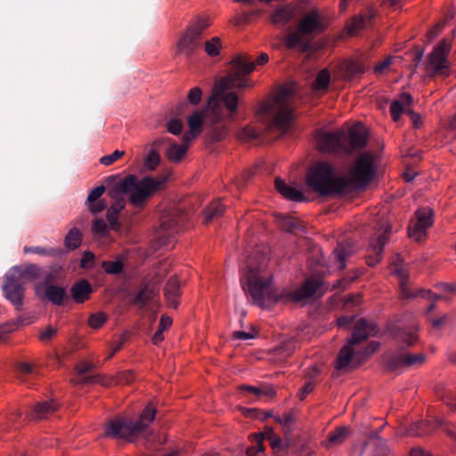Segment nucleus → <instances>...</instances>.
I'll list each match as a JSON object with an SVG mask.
<instances>
[{"label": "nucleus", "mask_w": 456, "mask_h": 456, "mask_svg": "<svg viewBox=\"0 0 456 456\" xmlns=\"http://www.w3.org/2000/svg\"><path fill=\"white\" fill-rule=\"evenodd\" d=\"M255 69V63L247 55H238L232 61V71L229 75L216 83L213 94L208 99L209 114L205 119V125L209 124L207 132L208 140L216 142L223 140L227 128L223 121L225 118H232L239 107V97L231 89H244L251 87L245 75L250 74Z\"/></svg>", "instance_id": "nucleus-1"}, {"label": "nucleus", "mask_w": 456, "mask_h": 456, "mask_svg": "<svg viewBox=\"0 0 456 456\" xmlns=\"http://www.w3.org/2000/svg\"><path fill=\"white\" fill-rule=\"evenodd\" d=\"M350 178L338 175L329 161H318L314 164L306 175V185L312 191L322 197H330L346 193L351 186L357 189L370 183V152L365 151L354 161L349 171Z\"/></svg>", "instance_id": "nucleus-2"}, {"label": "nucleus", "mask_w": 456, "mask_h": 456, "mask_svg": "<svg viewBox=\"0 0 456 456\" xmlns=\"http://www.w3.org/2000/svg\"><path fill=\"white\" fill-rule=\"evenodd\" d=\"M167 178H154L145 176L139 180L134 175H128L116 183L109 190V195L115 199L110 209L113 213H120L125 208V200L118 198L120 195L129 193L128 200L134 207L142 208L146 202L159 190L166 183Z\"/></svg>", "instance_id": "nucleus-3"}, {"label": "nucleus", "mask_w": 456, "mask_h": 456, "mask_svg": "<svg viewBox=\"0 0 456 456\" xmlns=\"http://www.w3.org/2000/svg\"><path fill=\"white\" fill-rule=\"evenodd\" d=\"M241 288L254 305L264 307L266 303H276L279 295L272 284V274L266 270L265 257L255 263L249 259L241 273Z\"/></svg>", "instance_id": "nucleus-4"}, {"label": "nucleus", "mask_w": 456, "mask_h": 456, "mask_svg": "<svg viewBox=\"0 0 456 456\" xmlns=\"http://www.w3.org/2000/svg\"><path fill=\"white\" fill-rule=\"evenodd\" d=\"M316 140L318 148L322 152L351 155L367 144L368 131L362 122H357L348 130L320 133Z\"/></svg>", "instance_id": "nucleus-5"}, {"label": "nucleus", "mask_w": 456, "mask_h": 456, "mask_svg": "<svg viewBox=\"0 0 456 456\" xmlns=\"http://www.w3.org/2000/svg\"><path fill=\"white\" fill-rule=\"evenodd\" d=\"M370 325L364 319L357 321L346 343L341 347L335 361V368L345 370L351 364L360 365L370 354Z\"/></svg>", "instance_id": "nucleus-6"}, {"label": "nucleus", "mask_w": 456, "mask_h": 456, "mask_svg": "<svg viewBox=\"0 0 456 456\" xmlns=\"http://www.w3.org/2000/svg\"><path fill=\"white\" fill-rule=\"evenodd\" d=\"M257 115L262 118L267 132L277 133V137L287 133L293 119V108L288 94L281 92L271 101L263 102Z\"/></svg>", "instance_id": "nucleus-7"}, {"label": "nucleus", "mask_w": 456, "mask_h": 456, "mask_svg": "<svg viewBox=\"0 0 456 456\" xmlns=\"http://www.w3.org/2000/svg\"><path fill=\"white\" fill-rule=\"evenodd\" d=\"M156 409L148 404L138 419L126 417H117L106 424L105 436L114 439H124L133 442L141 434L146 432L150 424L154 420Z\"/></svg>", "instance_id": "nucleus-8"}, {"label": "nucleus", "mask_w": 456, "mask_h": 456, "mask_svg": "<svg viewBox=\"0 0 456 456\" xmlns=\"http://www.w3.org/2000/svg\"><path fill=\"white\" fill-rule=\"evenodd\" d=\"M324 29L322 17L317 10H312L301 19L296 31L289 32L283 37V43L288 49L308 53L314 48L313 37L323 32Z\"/></svg>", "instance_id": "nucleus-9"}, {"label": "nucleus", "mask_w": 456, "mask_h": 456, "mask_svg": "<svg viewBox=\"0 0 456 456\" xmlns=\"http://www.w3.org/2000/svg\"><path fill=\"white\" fill-rule=\"evenodd\" d=\"M210 26L208 18L199 17L193 20L180 36L176 45L175 54L183 55L186 59H191L200 50L201 45L202 33Z\"/></svg>", "instance_id": "nucleus-10"}, {"label": "nucleus", "mask_w": 456, "mask_h": 456, "mask_svg": "<svg viewBox=\"0 0 456 456\" xmlns=\"http://www.w3.org/2000/svg\"><path fill=\"white\" fill-rule=\"evenodd\" d=\"M452 49V44L447 39H442L428 56L427 69L433 76L444 74V70L449 68L447 56Z\"/></svg>", "instance_id": "nucleus-11"}, {"label": "nucleus", "mask_w": 456, "mask_h": 456, "mask_svg": "<svg viewBox=\"0 0 456 456\" xmlns=\"http://www.w3.org/2000/svg\"><path fill=\"white\" fill-rule=\"evenodd\" d=\"M329 286L320 276H310L308 277L302 286L291 293V298L295 302H300L302 300L310 297H321L328 290Z\"/></svg>", "instance_id": "nucleus-12"}, {"label": "nucleus", "mask_w": 456, "mask_h": 456, "mask_svg": "<svg viewBox=\"0 0 456 456\" xmlns=\"http://www.w3.org/2000/svg\"><path fill=\"white\" fill-rule=\"evenodd\" d=\"M388 331L396 341L398 348L407 349L412 347L419 341V326L412 322L409 326H388Z\"/></svg>", "instance_id": "nucleus-13"}, {"label": "nucleus", "mask_w": 456, "mask_h": 456, "mask_svg": "<svg viewBox=\"0 0 456 456\" xmlns=\"http://www.w3.org/2000/svg\"><path fill=\"white\" fill-rule=\"evenodd\" d=\"M181 217L174 214L164 215L160 218V224L156 231V240L159 246H168L172 242V238L182 225Z\"/></svg>", "instance_id": "nucleus-14"}, {"label": "nucleus", "mask_w": 456, "mask_h": 456, "mask_svg": "<svg viewBox=\"0 0 456 456\" xmlns=\"http://www.w3.org/2000/svg\"><path fill=\"white\" fill-rule=\"evenodd\" d=\"M18 276L19 274H13L9 270L4 277L3 290L5 297L17 310H20L23 305L25 287L24 283L17 279Z\"/></svg>", "instance_id": "nucleus-15"}, {"label": "nucleus", "mask_w": 456, "mask_h": 456, "mask_svg": "<svg viewBox=\"0 0 456 456\" xmlns=\"http://www.w3.org/2000/svg\"><path fill=\"white\" fill-rule=\"evenodd\" d=\"M381 367L387 372L399 374L406 367L405 349L398 348L395 351L387 353L380 359Z\"/></svg>", "instance_id": "nucleus-16"}, {"label": "nucleus", "mask_w": 456, "mask_h": 456, "mask_svg": "<svg viewBox=\"0 0 456 456\" xmlns=\"http://www.w3.org/2000/svg\"><path fill=\"white\" fill-rule=\"evenodd\" d=\"M384 147L383 140L372 142V183L382 177L386 171L387 162L381 156Z\"/></svg>", "instance_id": "nucleus-17"}, {"label": "nucleus", "mask_w": 456, "mask_h": 456, "mask_svg": "<svg viewBox=\"0 0 456 456\" xmlns=\"http://www.w3.org/2000/svg\"><path fill=\"white\" fill-rule=\"evenodd\" d=\"M92 293L93 287L85 279L74 282L70 288V296L77 304H82L88 300Z\"/></svg>", "instance_id": "nucleus-18"}, {"label": "nucleus", "mask_w": 456, "mask_h": 456, "mask_svg": "<svg viewBox=\"0 0 456 456\" xmlns=\"http://www.w3.org/2000/svg\"><path fill=\"white\" fill-rule=\"evenodd\" d=\"M10 271L13 274H19L17 279L24 284L28 281H36L41 276L42 273V269L35 264H28L25 266H14Z\"/></svg>", "instance_id": "nucleus-19"}, {"label": "nucleus", "mask_w": 456, "mask_h": 456, "mask_svg": "<svg viewBox=\"0 0 456 456\" xmlns=\"http://www.w3.org/2000/svg\"><path fill=\"white\" fill-rule=\"evenodd\" d=\"M351 435V429L347 426H340L328 434L327 439L323 442L327 448L338 446L346 442Z\"/></svg>", "instance_id": "nucleus-20"}, {"label": "nucleus", "mask_w": 456, "mask_h": 456, "mask_svg": "<svg viewBox=\"0 0 456 456\" xmlns=\"http://www.w3.org/2000/svg\"><path fill=\"white\" fill-rule=\"evenodd\" d=\"M441 425V421L420 420L412 423L407 429L408 434L412 436H424L429 435L436 428Z\"/></svg>", "instance_id": "nucleus-21"}, {"label": "nucleus", "mask_w": 456, "mask_h": 456, "mask_svg": "<svg viewBox=\"0 0 456 456\" xmlns=\"http://www.w3.org/2000/svg\"><path fill=\"white\" fill-rule=\"evenodd\" d=\"M383 232L377 238V245L372 248L375 252V258L372 257V265L378 264L383 258V248L389 240L391 226L387 222L381 224L380 228Z\"/></svg>", "instance_id": "nucleus-22"}, {"label": "nucleus", "mask_w": 456, "mask_h": 456, "mask_svg": "<svg viewBox=\"0 0 456 456\" xmlns=\"http://www.w3.org/2000/svg\"><path fill=\"white\" fill-rule=\"evenodd\" d=\"M276 190L286 199L297 202L305 200L304 194L297 189L288 185L284 180L280 177L275 178Z\"/></svg>", "instance_id": "nucleus-23"}, {"label": "nucleus", "mask_w": 456, "mask_h": 456, "mask_svg": "<svg viewBox=\"0 0 456 456\" xmlns=\"http://www.w3.org/2000/svg\"><path fill=\"white\" fill-rule=\"evenodd\" d=\"M44 297L55 305H62L69 298V295L63 287L57 285L45 286Z\"/></svg>", "instance_id": "nucleus-24"}, {"label": "nucleus", "mask_w": 456, "mask_h": 456, "mask_svg": "<svg viewBox=\"0 0 456 456\" xmlns=\"http://www.w3.org/2000/svg\"><path fill=\"white\" fill-rule=\"evenodd\" d=\"M93 366L91 364L83 362L77 367L78 377L73 379V382L77 385H85L91 383H101L102 384L103 378L100 375L85 376L91 372Z\"/></svg>", "instance_id": "nucleus-25"}, {"label": "nucleus", "mask_w": 456, "mask_h": 456, "mask_svg": "<svg viewBox=\"0 0 456 456\" xmlns=\"http://www.w3.org/2000/svg\"><path fill=\"white\" fill-rule=\"evenodd\" d=\"M164 292L168 305L176 308L178 305L177 297L180 295V284L175 276L168 279L164 288Z\"/></svg>", "instance_id": "nucleus-26"}, {"label": "nucleus", "mask_w": 456, "mask_h": 456, "mask_svg": "<svg viewBox=\"0 0 456 456\" xmlns=\"http://www.w3.org/2000/svg\"><path fill=\"white\" fill-rule=\"evenodd\" d=\"M188 125L191 132L186 133L183 136V141L190 142L193 138L197 137L202 131L203 126V115L202 113L196 111L188 118Z\"/></svg>", "instance_id": "nucleus-27"}, {"label": "nucleus", "mask_w": 456, "mask_h": 456, "mask_svg": "<svg viewBox=\"0 0 456 456\" xmlns=\"http://www.w3.org/2000/svg\"><path fill=\"white\" fill-rule=\"evenodd\" d=\"M295 11L290 6H281L274 11L271 16V21L276 26L283 27L294 17Z\"/></svg>", "instance_id": "nucleus-28"}, {"label": "nucleus", "mask_w": 456, "mask_h": 456, "mask_svg": "<svg viewBox=\"0 0 456 456\" xmlns=\"http://www.w3.org/2000/svg\"><path fill=\"white\" fill-rule=\"evenodd\" d=\"M353 248L347 243H338L333 251V257L338 265V269L343 270L346 268V260L352 256Z\"/></svg>", "instance_id": "nucleus-29"}, {"label": "nucleus", "mask_w": 456, "mask_h": 456, "mask_svg": "<svg viewBox=\"0 0 456 456\" xmlns=\"http://www.w3.org/2000/svg\"><path fill=\"white\" fill-rule=\"evenodd\" d=\"M400 274L399 281V287H400V299H411L418 297L420 293H422V290H413L410 288L409 284V276H406L405 273L403 272H398Z\"/></svg>", "instance_id": "nucleus-30"}, {"label": "nucleus", "mask_w": 456, "mask_h": 456, "mask_svg": "<svg viewBox=\"0 0 456 456\" xmlns=\"http://www.w3.org/2000/svg\"><path fill=\"white\" fill-rule=\"evenodd\" d=\"M240 389L242 393H244L245 395L249 397L250 401H254L255 399L259 398L261 395L272 397L275 395L274 389L269 387L262 389L249 385H242Z\"/></svg>", "instance_id": "nucleus-31"}, {"label": "nucleus", "mask_w": 456, "mask_h": 456, "mask_svg": "<svg viewBox=\"0 0 456 456\" xmlns=\"http://www.w3.org/2000/svg\"><path fill=\"white\" fill-rule=\"evenodd\" d=\"M58 409V404L54 402H41L35 405L31 416L35 419H45L51 413Z\"/></svg>", "instance_id": "nucleus-32"}, {"label": "nucleus", "mask_w": 456, "mask_h": 456, "mask_svg": "<svg viewBox=\"0 0 456 456\" xmlns=\"http://www.w3.org/2000/svg\"><path fill=\"white\" fill-rule=\"evenodd\" d=\"M225 211V207L221 202V200H216L212 201L205 209H204V219L205 223L208 224L214 219L219 218L223 216Z\"/></svg>", "instance_id": "nucleus-33"}, {"label": "nucleus", "mask_w": 456, "mask_h": 456, "mask_svg": "<svg viewBox=\"0 0 456 456\" xmlns=\"http://www.w3.org/2000/svg\"><path fill=\"white\" fill-rule=\"evenodd\" d=\"M434 212L430 208H421L416 210L415 216L412 218L417 223V225L422 226L428 230L433 225Z\"/></svg>", "instance_id": "nucleus-34"}, {"label": "nucleus", "mask_w": 456, "mask_h": 456, "mask_svg": "<svg viewBox=\"0 0 456 456\" xmlns=\"http://www.w3.org/2000/svg\"><path fill=\"white\" fill-rule=\"evenodd\" d=\"M134 379V374L132 370H125L118 372L116 377H104L102 385L111 386L115 385H125L130 384Z\"/></svg>", "instance_id": "nucleus-35"}, {"label": "nucleus", "mask_w": 456, "mask_h": 456, "mask_svg": "<svg viewBox=\"0 0 456 456\" xmlns=\"http://www.w3.org/2000/svg\"><path fill=\"white\" fill-rule=\"evenodd\" d=\"M155 296L154 289L149 286L142 287L134 296L133 303L140 307L145 306Z\"/></svg>", "instance_id": "nucleus-36"}, {"label": "nucleus", "mask_w": 456, "mask_h": 456, "mask_svg": "<svg viewBox=\"0 0 456 456\" xmlns=\"http://www.w3.org/2000/svg\"><path fill=\"white\" fill-rule=\"evenodd\" d=\"M391 449L387 441L372 434V456H389Z\"/></svg>", "instance_id": "nucleus-37"}, {"label": "nucleus", "mask_w": 456, "mask_h": 456, "mask_svg": "<svg viewBox=\"0 0 456 456\" xmlns=\"http://www.w3.org/2000/svg\"><path fill=\"white\" fill-rule=\"evenodd\" d=\"M330 82V76L328 69H322L315 79L313 81L312 89L316 93L318 91H325L328 89Z\"/></svg>", "instance_id": "nucleus-38"}, {"label": "nucleus", "mask_w": 456, "mask_h": 456, "mask_svg": "<svg viewBox=\"0 0 456 456\" xmlns=\"http://www.w3.org/2000/svg\"><path fill=\"white\" fill-rule=\"evenodd\" d=\"M188 143L189 142H186L185 141H183V143L182 145H179L177 143H172L167 151V158L174 162L180 161L185 155V152L188 148Z\"/></svg>", "instance_id": "nucleus-39"}, {"label": "nucleus", "mask_w": 456, "mask_h": 456, "mask_svg": "<svg viewBox=\"0 0 456 456\" xmlns=\"http://www.w3.org/2000/svg\"><path fill=\"white\" fill-rule=\"evenodd\" d=\"M81 242L82 233L76 227L69 230L64 240V244L66 248L70 250L77 248L81 245Z\"/></svg>", "instance_id": "nucleus-40"}, {"label": "nucleus", "mask_w": 456, "mask_h": 456, "mask_svg": "<svg viewBox=\"0 0 456 456\" xmlns=\"http://www.w3.org/2000/svg\"><path fill=\"white\" fill-rule=\"evenodd\" d=\"M280 225L281 229L288 232H303L305 230L303 223L292 216L283 217Z\"/></svg>", "instance_id": "nucleus-41"}, {"label": "nucleus", "mask_w": 456, "mask_h": 456, "mask_svg": "<svg viewBox=\"0 0 456 456\" xmlns=\"http://www.w3.org/2000/svg\"><path fill=\"white\" fill-rule=\"evenodd\" d=\"M408 235L416 242H421L427 238V230L419 224L417 225V223L411 219L408 225Z\"/></svg>", "instance_id": "nucleus-42"}, {"label": "nucleus", "mask_w": 456, "mask_h": 456, "mask_svg": "<svg viewBox=\"0 0 456 456\" xmlns=\"http://www.w3.org/2000/svg\"><path fill=\"white\" fill-rule=\"evenodd\" d=\"M405 360L407 368L421 366L427 361V354L425 353L413 354L405 349Z\"/></svg>", "instance_id": "nucleus-43"}, {"label": "nucleus", "mask_w": 456, "mask_h": 456, "mask_svg": "<svg viewBox=\"0 0 456 456\" xmlns=\"http://www.w3.org/2000/svg\"><path fill=\"white\" fill-rule=\"evenodd\" d=\"M221 48L222 42L218 37H214L211 39L206 41L204 44V50L206 53L210 57L219 55Z\"/></svg>", "instance_id": "nucleus-44"}, {"label": "nucleus", "mask_w": 456, "mask_h": 456, "mask_svg": "<svg viewBox=\"0 0 456 456\" xmlns=\"http://www.w3.org/2000/svg\"><path fill=\"white\" fill-rule=\"evenodd\" d=\"M102 267L108 274L118 275L124 270V264L122 260L117 259L115 261H103Z\"/></svg>", "instance_id": "nucleus-45"}, {"label": "nucleus", "mask_w": 456, "mask_h": 456, "mask_svg": "<svg viewBox=\"0 0 456 456\" xmlns=\"http://www.w3.org/2000/svg\"><path fill=\"white\" fill-rule=\"evenodd\" d=\"M275 420L282 426L285 436H288V434L292 431L293 424L295 422V417L293 413L288 412L285 413L282 417L277 416L275 417Z\"/></svg>", "instance_id": "nucleus-46"}, {"label": "nucleus", "mask_w": 456, "mask_h": 456, "mask_svg": "<svg viewBox=\"0 0 456 456\" xmlns=\"http://www.w3.org/2000/svg\"><path fill=\"white\" fill-rule=\"evenodd\" d=\"M261 434L264 435V440H268L270 445L274 450H281L283 448L282 440L278 436L272 428L266 429Z\"/></svg>", "instance_id": "nucleus-47"}, {"label": "nucleus", "mask_w": 456, "mask_h": 456, "mask_svg": "<svg viewBox=\"0 0 456 456\" xmlns=\"http://www.w3.org/2000/svg\"><path fill=\"white\" fill-rule=\"evenodd\" d=\"M391 273L397 276L398 280L400 279V274L398 272L405 273L406 276H409V270L406 265L403 263V258L400 255H395V259L390 264Z\"/></svg>", "instance_id": "nucleus-48"}, {"label": "nucleus", "mask_w": 456, "mask_h": 456, "mask_svg": "<svg viewBox=\"0 0 456 456\" xmlns=\"http://www.w3.org/2000/svg\"><path fill=\"white\" fill-rule=\"evenodd\" d=\"M260 136L259 131L255 129L254 127L250 126H246L245 127L241 128L238 133V137L240 140L243 141H253L257 139Z\"/></svg>", "instance_id": "nucleus-49"}, {"label": "nucleus", "mask_w": 456, "mask_h": 456, "mask_svg": "<svg viewBox=\"0 0 456 456\" xmlns=\"http://www.w3.org/2000/svg\"><path fill=\"white\" fill-rule=\"evenodd\" d=\"M160 156L155 149H151L144 158V165L149 170H153L159 165Z\"/></svg>", "instance_id": "nucleus-50"}, {"label": "nucleus", "mask_w": 456, "mask_h": 456, "mask_svg": "<svg viewBox=\"0 0 456 456\" xmlns=\"http://www.w3.org/2000/svg\"><path fill=\"white\" fill-rule=\"evenodd\" d=\"M255 442L256 443V445L248 447L246 451L247 456H257L258 453L264 452V446L262 444L264 441V435L263 434H254Z\"/></svg>", "instance_id": "nucleus-51"}, {"label": "nucleus", "mask_w": 456, "mask_h": 456, "mask_svg": "<svg viewBox=\"0 0 456 456\" xmlns=\"http://www.w3.org/2000/svg\"><path fill=\"white\" fill-rule=\"evenodd\" d=\"M392 61L393 57L387 56L383 61L377 62L372 69L374 74L377 76H381L387 73Z\"/></svg>", "instance_id": "nucleus-52"}, {"label": "nucleus", "mask_w": 456, "mask_h": 456, "mask_svg": "<svg viewBox=\"0 0 456 456\" xmlns=\"http://www.w3.org/2000/svg\"><path fill=\"white\" fill-rule=\"evenodd\" d=\"M107 321V315L102 312H98L90 315L88 325L93 329L101 328Z\"/></svg>", "instance_id": "nucleus-53"}, {"label": "nucleus", "mask_w": 456, "mask_h": 456, "mask_svg": "<svg viewBox=\"0 0 456 456\" xmlns=\"http://www.w3.org/2000/svg\"><path fill=\"white\" fill-rule=\"evenodd\" d=\"M365 20L362 17H355L347 26V35L350 37L356 36L363 28Z\"/></svg>", "instance_id": "nucleus-54"}, {"label": "nucleus", "mask_w": 456, "mask_h": 456, "mask_svg": "<svg viewBox=\"0 0 456 456\" xmlns=\"http://www.w3.org/2000/svg\"><path fill=\"white\" fill-rule=\"evenodd\" d=\"M25 253H33L40 256H53L56 255L57 250L54 248H47L40 246L36 247H25L24 248Z\"/></svg>", "instance_id": "nucleus-55"}, {"label": "nucleus", "mask_w": 456, "mask_h": 456, "mask_svg": "<svg viewBox=\"0 0 456 456\" xmlns=\"http://www.w3.org/2000/svg\"><path fill=\"white\" fill-rule=\"evenodd\" d=\"M297 348V340L295 338H291L283 342L278 348L277 351L280 354L289 355L291 354Z\"/></svg>", "instance_id": "nucleus-56"}, {"label": "nucleus", "mask_w": 456, "mask_h": 456, "mask_svg": "<svg viewBox=\"0 0 456 456\" xmlns=\"http://www.w3.org/2000/svg\"><path fill=\"white\" fill-rule=\"evenodd\" d=\"M452 15H451L450 17H447L446 19H444V20H441V21H438L435 26H433L427 33V37L429 39V40H433L434 38H436L438 34L443 30V28L445 27L446 23H447V20L449 19H452Z\"/></svg>", "instance_id": "nucleus-57"}, {"label": "nucleus", "mask_w": 456, "mask_h": 456, "mask_svg": "<svg viewBox=\"0 0 456 456\" xmlns=\"http://www.w3.org/2000/svg\"><path fill=\"white\" fill-rule=\"evenodd\" d=\"M124 155L125 151L116 150L113 153L102 157L100 159V163L104 166H110Z\"/></svg>", "instance_id": "nucleus-58"}, {"label": "nucleus", "mask_w": 456, "mask_h": 456, "mask_svg": "<svg viewBox=\"0 0 456 456\" xmlns=\"http://www.w3.org/2000/svg\"><path fill=\"white\" fill-rule=\"evenodd\" d=\"M183 129V122L179 118L174 117L167 122V131L173 134H179Z\"/></svg>", "instance_id": "nucleus-59"}, {"label": "nucleus", "mask_w": 456, "mask_h": 456, "mask_svg": "<svg viewBox=\"0 0 456 456\" xmlns=\"http://www.w3.org/2000/svg\"><path fill=\"white\" fill-rule=\"evenodd\" d=\"M405 108L402 106V102H393L390 106V114L393 121L397 122L403 112H405Z\"/></svg>", "instance_id": "nucleus-60"}, {"label": "nucleus", "mask_w": 456, "mask_h": 456, "mask_svg": "<svg viewBox=\"0 0 456 456\" xmlns=\"http://www.w3.org/2000/svg\"><path fill=\"white\" fill-rule=\"evenodd\" d=\"M94 255L90 251H85L80 261V267L83 269H90L94 266Z\"/></svg>", "instance_id": "nucleus-61"}, {"label": "nucleus", "mask_w": 456, "mask_h": 456, "mask_svg": "<svg viewBox=\"0 0 456 456\" xmlns=\"http://www.w3.org/2000/svg\"><path fill=\"white\" fill-rule=\"evenodd\" d=\"M105 191V187L103 185H100L93 189L86 200L87 203H94L97 200H101L100 198Z\"/></svg>", "instance_id": "nucleus-62"}, {"label": "nucleus", "mask_w": 456, "mask_h": 456, "mask_svg": "<svg viewBox=\"0 0 456 456\" xmlns=\"http://www.w3.org/2000/svg\"><path fill=\"white\" fill-rule=\"evenodd\" d=\"M202 92L200 87H193L190 90L187 99L191 105H197L201 100Z\"/></svg>", "instance_id": "nucleus-63"}, {"label": "nucleus", "mask_w": 456, "mask_h": 456, "mask_svg": "<svg viewBox=\"0 0 456 456\" xmlns=\"http://www.w3.org/2000/svg\"><path fill=\"white\" fill-rule=\"evenodd\" d=\"M107 220L111 229L118 230L119 223H118V213H113V211L110 208L107 210Z\"/></svg>", "instance_id": "nucleus-64"}]
</instances>
